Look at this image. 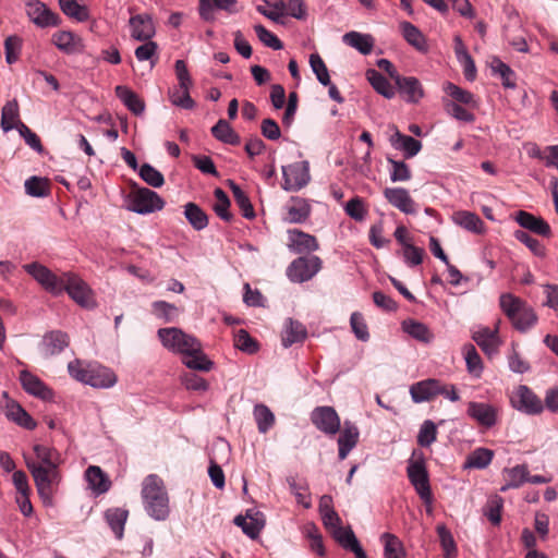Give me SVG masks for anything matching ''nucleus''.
I'll return each mask as SVG.
<instances>
[{
  "instance_id": "f257e3e1",
  "label": "nucleus",
  "mask_w": 558,
  "mask_h": 558,
  "mask_svg": "<svg viewBox=\"0 0 558 558\" xmlns=\"http://www.w3.org/2000/svg\"><path fill=\"white\" fill-rule=\"evenodd\" d=\"M34 452L36 460L26 458V466L34 478L39 496L44 501L50 500L53 494L52 487L60 480L58 470L60 454L56 449L44 445H35Z\"/></svg>"
},
{
  "instance_id": "f03ea898",
  "label": "nucleus",
  "mask_w": 558,
  "mask_h": 558,
  "mask_svg": "<svg viewBox=\"0 0 558 558\" xmlns=\"http://www.w3.org/2000/svg\"><path fill=\"white\" fill-rule=\"evenodd\" d=\"M68 371L75 380L95 388H110L117 383L116 374L97 363H86L76 359L68 364Z\"/></svg>"
},
{
  "instance_id": "7ed1b4c3",
  "label": "nucleus",
  "mask_w": 558,
  "mask_h": 558,
  "mask_svg": "<svg viewBox=\"0 0 558 558\" xmlns=\"http://www.w3.org/2000/svg\"><path fill=\"white\" fill-rule=\"evenodd\" d=\"M142 497L146 511L156 520H166L169 515V498L162 480L150 474L145 477L142 488Z\"/></svg>"
},
{
  "instance_id": "20e7f679",
  "label": "nucleus",
  "mask_w": 558,
  "mask_h": 558,
  "mask_svg": "<svg viewBox=\"0 0 558 558\" xmlns=\"http://www.w3.org/2000/svg\"><path fill=\"white\" fill-rule=\"evenodd\" d=\"M500 307L513 326L521 331H525L536 324L537 316L533 308L520 298L504 293L499 299Z\"/></svg>"
},
{
  "instance_id": "39448f33",
  "label": "nucleus",
  "mask_w": 558,
  "mask_h": 558,
  "mask_svg": "<svg viewBox=\"0 0 558 558\" xmlns=\"http://www.w3.org/2000/svg\"><path fill=\"white\" fill-rule=\"evenodd\" d=\"M165 201L154 191L147 187L134 185L128 195V209L137 214L146 215L161 210Z\"/></svg>"
},
{
  "instance_id": "423d86ee",
  "label": "nucleus",
  "mask_w": 558,
  "mask_h": 558,
  "mask_svg": "<svg viewBox=\"0 0 558 558\" xmlns=\"http://www.w3.org/2000/svg\"><path fill=\"white\" fill-rule=\"evenodd\" d=\"M63 286L69 296L78 305L85 308H93L96 305L94 293L88 284L71 272L63 274Z\"/></svg>"
},
{
  "instance_id": "0eeeda50",
  "label": "nucleus",
  "mask_w": 558,
  "mask_h": 558,
  "mask_svg": "<svg viewBox=\"0 0 558 558\" xmlns=\"http://www.w3.org/2000/svg\"><path fill=\"white\" fill-rule=\"evenodd\" d=\"M323 266L322 259L316 255L295 258L287 268V276L292 282L311 280Z\"/></svg>"
},
{
  "instance_id": "6e6552de",
  "label": "nucleus",
  "mask_w": 558,
  "mask_h": 558,
  "mask_svg": "<svg viewBox=\"0 0 558 558\" xmlns=\"http://www.w3.org/2000/svg\"><path fill=\"white\" fill-rule=\"evenodd\" d=\"M410 483L425 505L433 504L428 472L424 461H411L407 468Z\"/></svg>"
},
{
  "instance_id": "1a4fd4ad",
  "label": "nucleus",
  "mask_w": 558,
  "mask_h": 558,
  "mask_svg": "<svg viewBox=\"0 0 558 558\" xmlns=\"http://www.w3.org/2000/svg\"><path fill=\"white\" fill-rule=\"evenodd\" d=\"M23 268L48 292L54 295H59L63 292V275L58 277L46 266L38 263L26 264L23 266Z\"/></svg>"
},
{
  "instance_id": "9d476101",
  "label": "nucleus",
  "mask_w": 558,
  "mask_h": 558,
  "mask_svg": "<svg viewBox=\"0 0 558 558\" xmlns=\"http://www.w3.org/2000/svg\"><path fill=\"white\" fill-rule=\"evenodd\" d=\"M512 407L525 414L536 415L544 410L542 400L525 385H520L510 398Z\"/></svg>"
},
{
  "instance_id": "9b49d317",
  "label": "nucleus",
  "mask_w": 558,
  "mask_h": 558,
  "mask_svg": "<svg viewBox=\"0 0 558 558\" xmlns=\"http://www.w3.org/2000/svg\"><path fill=\"white\" fill-rule=\"evenodd\" d=\"M282 187L287 191H299L311 180L308 161H298L282 167Z\"/></svg>"
},
{
  "instance_id": "f8f14e48",
  "label": "nucleus",
  "mask_w": 558,
  "mask_h": 558,
  "mask_svg": "<svg viewBox=\"0 0 558 558\" xmlns=\"http://www.w3.org/2000/svg\"><path fill=\"white\" fill-rule=\"evenodd\" d=\"M311 421L326 435L331 436L340 430V417L332 407H317L311 414Z\"/></svg>"
},
{
  "instance_id": "ddd939ff",
  "label": "nucleus",
  "mask_w": 558,
  "mask_h": 558,
  "mask_svg": "<svg viewBox=\"0 0 558 558\" xmlns=\"http://www.w3.org/2000/svg\"><path fill=\"white\" fill-rule=\"evenodd\" d=\"M4 399V414L8 420L16 423L17 425L33 430L36 428L34 418L13 399L9 398L8 393H3Z\"/></svg>"
},
{
  "instance_id": "4468645a",
  "label": "nucleus",
  "mask_w": 558,
  "mask_h": 558,
  "mask_svg": "<svg viewBox=\"0 0 558 558\" xmlns=\"http://www.w3.org/2000/svg\"><path fill=\"white\" fill-rule=\"evenodd\" d=\"M384 196L387 202L407 215L416 214V205L410 193L403 187H386Z\"/></svg>"
},
{
  "instance_id": "2eb2a0df",
  "label": "nucleus",
  "mask_w": 558,
  "mask_h": 558,
  "mask_svg": "<svg viewBox=\"0 0 558 558\" xmlns=\"http://www.w3.org/2000/svg\"><path fill=\"white\" fill-rule=\"evenodd\" d=\"M27 15L39 27L58 26L60 17L39 1L27 3Z\"/></svg>"
},
{
  "instance_id": "dca6fc26",
  "label": "nucleus",
  "mask_w": 558,
  "mask_h": 558,
  "mask_svg": "<svg viewBox=\"0 0 558 558\" xmlns=\"http://www.w3.org/2000/svg\"><path fill=\"white\" fill-rule=\"evenodd\" d=\"M70 343L69 336L61 330L46 333L40 342V353L44 357H50L61 353Z\"/></svg>"
},
{
  "instance_id": "f3484780",
  "label": "nucleus",
  "mask_w": 558,
  "mask_h": 558,
  "mask_svg": "<svg viewBox=\"0 0 558 558\" xmlns=\"http://www.w3.org/2000/svg\"><path fill=\"white\" fill-rule=\"evenodd\" d=\"M439 392H441V381L434 378L421 380L410 387V393L415 403L430 401Z\"/></svg>"
},
{
  "instance_id": "a211bd4d",
  "label": "nucleus",
  "mask_w": 558,
  "mask_h": 558,
  "mask_svg": "<svg viewBox=\"0 0 558 558\" xmlns=\"http://www.w3.org/2000/svg\"><path fill=\"white\" fill-rule=\"evenodd\" d=\"M468 415L486 428H490L497 422V409L484 402H470Z\"/></svg>"
},
{
  "instance_id": "6ab92c4d",
  "label": "nucleus",
  "mask_w": 558,
  "mask_h": 558,
  "mask_svg": "<svg viewBox=\"0 0 558 558\" xmlns=\"http://www.w3.org/2000/svg\"><path fill=\"white\" fill-rule=\"evenodd\" d=\"M131 35L138 41L149 40L156 33L153 19L148 14H137L130 19Z\"/></svg>"
},
{
  "instance_id": "aec40b11",
  "label": "nucleus",
  "mask_w": 558,
  "mask_h": 558,
  "mask_svg": "<svg viewBox=\"0 0 558 558\" xmlns=\"http://www.w3.org/2000/svg\"><path fill=\"white\" fill-rule=\"evenodd\" d=\"M20 380L24 390L35 397L43 400H50L53 397V391L37 376L27 371L21 372Z\"/></svg>"
},
{
  "instance_id": "412c9836",
  "label": "nucleus",
  "mask_w": 558,
  "mask_h": 558,
  "mask_svg": "<svg viewBox=\"0 0 558 558\" xmlns=\"http://www.w3.org/2000/svg\"><path fill=\"white\" fill-rule=\"evenodd\" d=\"M515 221L524 229L530 230L538 235L548 238L551 234L550 226L541 217H536L531 213L519 210L515 215Z\"/></svg>"
},
{
  "instance_id": "4be33fe9",
  "label": "nucleus",
  "mask_w": 558,
  "mask_h": 558,
  "mask_svg": "<svg viewBox=\"0 0 558 558\" xmlns=\"http://www.w3.org/2000/svg\"><path fill=\"white\" fill-rule=\"evenodd\" d=\"M51 41L59 50L66 54H73L83 49L82 39L69 31L56 32L51 37Z\"/></svg>"
},
{
  "instance_id": "5701e85b",
  "label": "nucleus",
  "mask_w": 558,
  "mask_h": 558,
  "mask_svg": "<svg viewBox=\"0 0 558 558\" xmlns=\"http://www.w3.org/2000/svg\"><path fill=\"white\" fill-rule=\"evenodd\" d=\"M359 429L350 422H344L343 428L338 438V457L344 460L349 452L356 446L359 441Z\"/></svg>"
},
{
  "instance_id": "b1692460",
  "label": "nucleus",
  "mask_w": 558,
  "mask_h": 558,
  "mask_svg": "<svg viewBox=\"0 0 558 558\" xmlns=\"http://www.w3.org/2000/svg\"><path fill=\"white\" fill-rule=\"evenodd\" d=\"M473 340L489 356L497 353L499 347L498 330L488 327L481 328L473 333Z\"/></svg>"
},
{
  "instance_id": "393cba45",
  "label": "nucleus",
  "mask_w": 558,
  "mask_h": 558,
  "mask_svg": "<svg viewBox=\"0 0 558 558\" xmlns=\"http://www.w3.org/2000/svg\"><path fill=\"white\" fill-rule=\"evenodd\" d=\"M311 214V205L306 199L300 197H292L287 205L286 220L291 223L304 222Z\"/></svg>"
},
{
  "instance_id": "a878e982",
  "label": "nucleus",
  "mask_w": 558,
  "mask_h": 558,
  "mask_svg": "<svg viewBox=\"0 0 558 558\" xmlns=\"http://www.w3.org/2000/svg\"><path fill=\"white\" fill-rule=\"evenodd\" d=\"M342 40L345 45L356 49L364 56H367L372 52L374 48V37L369 34H362L355 31L345 33L342 36Z\"/></svg>"
},
{
  "instance_id": "bb28decb",
  "label": "nucleus",
  "mask_w": 558,
  "mask_h": 558,
  "mask_svg": "<svg viewBox=\"0 0 558 558\" xmlns=\"http://www.w3.org/2000/svg\"><path fill=\"white\" fill-rule=\"evenodd\" d=\"M114 92L117 97L131 112H133L136 116H140L144 112L145 104L143 99L132 89L124 85H118L114 88Z\"/></svg>"
},
{
  "instance_id": "cd10ccee",
  "label": "nucleus",
  "mask_w": 558,
  "mask_h": 558,
  "mask_svg": "<svg viewBox=\"0 0 558 558\" xmlns=\"http://www.w3.org/2000/svg\"><path fill=\"white\" fill-rule=\"evenodd\" d=\"M452 220L456 225L468 231L474 233H482L484 231V222L475 213L459 210L452 214Z\"/></svg>"
},
{
  "instance_id": "c85d7f7f",
  "label": "nucleus",
  "mask_w": 558,
  "mask_h": 558,
  "mask_svg": "<svg viewBox=\"0 0 558 558\" xmlns=\"http://www.w3.org/2000/svg\"><path fill=\"white\" fill-rule=\"evenodd\" d=\"M396 85L401 93L407 95L409 102H417L424 97V90L416 77L413 76H401L398 78Z\"/></svg>"
},
{
  "instance_id": "c756f323",
  "label": "nucleus",
  "mask_w": 558,
  "mask_h": 558,
  "mask_svg": "<svg viewBox=\"0 0 558 558\" xmlns=\"http://www.w3.org/2000/svg\"><path fill=\"white\" fill-rule=\"evenodd\" d=\"M85 477L89 487L96 494H104L109 490L111 482L99 466L90 465L85 472Z\"/></svg>"
},
{
  "instance_id": "7c9ffc66",
  "label": "nucleus",
  "mask_w": 558,
  "mask_h": 558,
  "mask_svg": "<svg viewBox=\"0 0 558 558\" xmlns=\"http://www.w3.org/2000/svg\"><path fill=\"white\" fill-rule=\"evenodd\" d=\"M288 233L289 239L298 253L312 252L318 250L319 247L318 242L314 235L298 229L289 230Z\"/></svg>"
},
{
  "instance_id": "2f4dec72",
  "label": "nucleus",
  "mask_w": 558,
  "mask_h": 558,
  "mask_svg": "<svg viewBox=\"0 0 558 558\" xmlns=\"http://www.w3.org/2000/svg\"><path fill=\"white\" fill-rule=\"evenodd\" d=\"M400 29L403 38L409 45L418 51H426L427 45L423 33L412 23L403 21L400 23Z\"/></svg>"
},
{
  "instance_id": "473e14b6",
  "label": "nucleus",
  "mask_w": 558,
  "mask_h": 558,
  "mask_svg": "<svg viewBox=\"0 0 558 558\" xmlns=\"http://www.w3.org/2000/svg\"><path fill=\"white\" fill-rule=\"evenodd\" d=\"M390 142L395 148L403 149L407 158L414 157L422 148L420 141L412 136L404 135L399 131H397L395 135L391 136Z\"/></svg>"
},
{
  "instance_id": "72a5a7b5",
  "label": "nucleus",
  "mask_w": 558,
  "mask_h": 558,
  "mask_svg": "<svg viewBox=\"0 0 558 558\" xmlns=\"http://www.w3.org/2000/svg\"><path fill=\"white\" fill-rule=\"evenodd\" d=\"M306 328L298 320L289 318L286 323L282 335V344L288 348L296 342H302L306 338Z\"/></svg>"
},
{
  "instance_id": "f704fd0d",
  "label": "nucleus",
  "mask_w": 558,
  "mask_h": 558,
  "mask_svg": "<svg viewBox=\"0 0 558 558\" xmlns=\"http://www.w3.org/2000/svg\"><path fill=\"white\" fill-rule=\"evenodd\" d=\"M211 134L216 140L226 144L239 145L241 143L240 135L231 128L229 122L223 119H220L211 128Z\"/></svg>"
},
{
  "instance_id": "c9c22d12",
  "label": "nucleus",
  "mask_w": 558,
  "mask_h": 558,
  "mask_svg": "<svg viewBox=\"0 0 558 558\" xmlns=\"http://www.w3.org/2000/svg\"><path fill=\"white\" fill-rule=\"evenodd\" d=\"M366 77L378 94L383 95L387 99L395 97L396 92L393 86L383 74L376 70H367Z\"/></svg>"
},
{
  "instance_id": "e433bc0d",
  "label": "nucleus",
  "mask_w": 558,
  "mask_h": 558,
  "mask_svg": "<svg viewBox=\"0 0 558 558\" xmlns=\"http://www.w3.org/2000/svg\"><path fill=\"white\" fill-rule=\"evenodd\" d=\"M129 512L122 508H111L108 509L105 513V518L116 534L117 538H122L124 525L128 519Z\"/></svg>"
},
{
  "instance_id": "4c0bfd02",
  "label": "nucleus",
  "mask_w": 558,
  "mask_h": 558,
  "mask_svg": "<svg viewBox=\"0 0 558 558\" xmlns=\"http://www.w3.org/2000/svg\"><path fill=\"white\" fill-rule=\"evenodd\" d=\"M527 475L529 470L524 464L515 465L511 469L505 470L506 484L501 487V492H506L509 488H519L523 483L526 482Z\"/></svg>"
},
{
  "instance_id": "58836bf2",
  "label": "nucleus",
  "mask_w": 558,
  "mask_h": 558,
  "mask_svg": "<svg viewBox=\"0 0 558 558\" xmlns=\"http://www.w3.org/2000/svg\"><path fill=\"white\" fill-rule=\"evenodd\" d=\"M402 330L417 341L428 343L433 339V333L428 327L415 319H407L402 323Z\"/></svg>"
},
{
  "instance_id": "ea45409f",
  "label": "nucleus",
  "mask_w": 558,
  "mask_h": 558,
  "mask_svg": "<svg viewBox=\"0 0 558 558\" xmlns=\"http://www.w3.org/2000/svg\"><path fill=\"white\" fill-rule=\"evenodd\" d=\"M380 538L384 543L385 558H405L404 546L398 536L391 533H384Z\"/></svg>"
},
{
  "instance_id": "a19ab883",
  "label": "nucleus",
  "mask_w": 558,
  "mask_h": 558,
  "mask_svg": "<svg viewBox=\"0 0 558 558\" xmlns=\"http://www.w3.org/2000/svg\"><path fill=\"white\" fill-rule=\"evenodd\" d=\"M184 216L195 230H203L208 225V216L195 203H187L184 206Z\"/></svg>"
},
{
  "instance_id": "79ce46f5",
  "label": "nucleus",
  "mask_w": 558,
  "mask_h": 558,
  "mask_svg": "<svg viewBox=\"0 0 558 558\" xmlns=\"http://www.w3.org/2000/svg\"><path fill=\"white\" fill-rule=\"evenodd\" d=\"M230 189L233 194L234 202L239 206V208L242 211V215L247 219H253L255 217V211L253 208V205L248 198V196L245 194V192L233 181H230Z\"/></svg>"
},
{
  "instance_id": "37998d69",
  "label": "nucleus",
  "mask_w": 558,
  "mask_h": 558,
  "mask_svg": "<svg viewBox=\"0 0 558 558\" xmlns=\"http://www.w3.org/2000/svg\"><path fill=\"white\" fill-rule=\"evenodd\" d=\"M254 418L259 433H267L275 424V415L265 404H257L254 408Z\"/></svg>"
},
{
  "instance_id": "c03bdc74",
  "label": "nucleus",
  "mask_w": 558,
  "mask_h": 558,
  "mask_svg": "<svg viewBox=\"0 0 558 558\" xmlns=\"http://www.w3.org/2000/svg\"><path fill=\"white\" fill-rule=\"evenodd\" d=\"M62 12L78 22H85L89 19L88 9L78 4L76 0H59Z\"/></svg>"
},
{
  "instance_id": "a18cd8bd",
  "label": "nucleus",
  "mask_w": 558,
  "mask_h": 558,
  "mask_svg": "<svg viewBox=\"0 0 558 558\" xmlns=\"http://www.w3.org/2000/svg\"><path fill=\"white\" fill-rule=\"evenodd\" d=\"M19 120V104L16 100L8 101L2 108L1 128L4 132L16 129Z\"/></svg>"
},
{
  "instance_id": "49530a36",
  "label": "nucleus",
  "mask_w": 558,
  "mask_h": 558,
  "mask_svg": "<svg viewBox=\"0 0 558 558\" xmlns=\"http://www.w3.org/2000/svg\"><path fill=\"white\" fill-rule=\"evenodd\" d=\"M250 520L247 521V518L243 515H236L233 520L234 524L240 526L244 534H246L252 539H255L258 537L262 529L264 527V523L259 521L258 519L252 518L247 515Z\"/></svg>"
},
{
  "instance_id": "de8ad7c7",
  "label": "nucleus",
  "mask_w": 558,
  "mask_h": 558,
  "mask_svg": "<svg viewBox=\"0 0 558 558\" xmlns=\"http://www.w3.org/2000/svg\"><path fill=\"white\" fill-rule=\"evenodd\" d=\"M234 3V0H199V15L205 21L214 20L213 10L218 8L221 10H230V7Z\"/></svg>"
},
{
  "instance_id": "09e8293b",
  "label": "nucleus",
  "mask_w": 558,
  "mask_h": 558,
  "mask_svg": "<svg viewBox=\"0 0 558 558\" xmlns=\"http://www.w3.org/2000/svg\"><path fill=\"white\" fill-rule=\"evenodd\" d=\"M151 312L156 317L162 319L165 323L173 322L179 315L178 307L166 301L154 302L151 304Z\"/></svg>"
},
{
  "instance_id": "8fccbe9b",
  "label": "nucleus",
  "mask_w": 558,
  "mask_h": 558,
  "mask_svg": "<svg viewBox=\"0 0 558 558\" xmlns=\"http://www.w3.org/2000/svg\"><path fill=\"white\" fill-rule=\"evenodd\" d=\"M494 452L486 448L475 449L466 459L465 465L468 468L484 469L493 460Z\"/></svg>"
},
{
  "instance_id": "3c124183",
  "label": "nucleus",
  "mask_w": 558,
  "mask_h": 558,
  "mask_svg": "<svg viewBox=\"0 0 558 558\" xmlns=\"http://www.w3.org/2000/svg\"><path fill=\"white\" fill-rule=\"evenodd\" d=\"M436 530L445 558H456L457 545L451 532L445 525H438Z\"/></svg>"
},
{
  "instance_id": "603ef678",
  "label": "nucleus",
  "mask_w": 558,
  "mask_h": 558,
  "mask_svg": "<svg viewBox=\"0 0 558 558\" xmlns=\"http://www.w3.org/2000/svg\"><path fill=\"white\" fill-rule=\"evenodd\" d=\"M25 191L28 195L44 197L50 192V184L47 179L31 177L25 181Z\"/></svg>"
},
{
  "instance_id": "864d4df0",
  "label": "nucleus",
  "mask_w": 558,
  "mask_h": 558,
  "mask_svg": "<svg viewBox=\"0 0 558 558\" xmlns=\"http://www.w3.org/2000/svg\"><path fill=\"white\" fill-rule=\"evenodd\" d=\"M183 331L179 328L171 327V328H161L158 330V337L162 344L169 349L175 352L180 340H183Z\"/></svg>"
},
{
  "instance_id": "5fc2aeb1",
  "label": "nucleus",
  "mask_w": 558,
  "mask_h": 558,
  "mask_svg": "<svg viewBox=\"0 0 558 558\" xmlns=\"http://www.w3.org/2000/svg\"><path fill=\"white\" fill-rule=\"evenodd\" d=\"M183 363L191 369L208 372L213 368L214 363L203 353L202 348L197 353H189Z\"/></svg>"
},
{
  "instance_id": "6e6d98bb",
  "label": "nucleus",
  "mask_w": 558,
  "mask_h": 558,
  "mask_svg": "<svg viewBox=\"0 0 558 558\" xmlns=\"http://www.w3.org/2000/svg\"><path fill=\"white\" fill-rule=\"evenodd\" d=\"M214 195L216 197V203L214 205L215 213L222 220L231 221L232 220V215L229 211L230 199H229L227 193L222 189L217 187L215 190V192H214Z\"/></svg>"
},
{
  "instance_id": "4d7b16f0",
  "label": "nucleus",
  "mask_w": 558,
  "mask_h": 558,
  "mask_svg": "<svg viewBox=\"0 0 558 558\" xmlns=\"http://www.w3.org/2000/svg\"><path fill=\"white\" fill-rule=\"evenodd\" d=\"M492 70L494 73L499 74L502 80V85L507 88L515 86L514 72L498 58H494L492 61Z\"/></svg>"
},
{
  "instance_id": "13d9d810",
  "label": "nucleus",
  "mask_w": 558,
  "mask_h": 558,
  "mask_svg": "<svg viewBox=\"0 0 558 558\" xmlns=\"http://www.w3.org/2000/svg\"><path fill=\"white\" fill-rule=\"evenodd\" d=\"M170 100L172 105L183 108V109H193L195 107V101L190 96V87H175L170 92Z\"/></svg>"
},
{
  "instance_id": "bf43d9fd",
  "label": "nucleus",
  "mask_w": 558,
  "mask_h": 558,
  "mask_svg": "<svg viewBox=\"0 0 558 558\" xmlns=\"http://www.w3.org/2000/svg\"><path fill=\"white\" fill-rule=\"evenodd\" d=\"M345 214L355 221H363L367 215L364 199L360 196L351 198L344 206Z\"/></svg>"
},
{
  "instance_id": "052dcab7",
  "label": "nucleus",
  "mask_w": 558,
  "mask_h": 558,
  "mask_svg": "<svg viewBox=\"0 0 558 558\" xmlns=\"http://www.w3.org/2000/svg\"><path fill=\"white\" fill-rule=\"evenodd\" d=\"M138 174L142 180L153 187H160L165 183L162 173L149 163L142 165L138 170Z\"/></svg>"
},
{
  "instance_id": "680f3d73",
  "label": "nucleus",
  "mask_w": 558,
  "mask_h": 558,
  "mask_svg": "<svg viewBox=\"0 0 558 558\" xmlns=\"http://www.w3.org/2000/svg\"><path fill=\"white\" fill-rule=\"evenodd\" d=\"M310 64L319 83L324 86L330 85L328 69L318 53H312L310 56Z\"/></svg>"
},
{
  "instance_id": "e2e57ef3",
  "label": "nucleus",
  "mask_w": 558,
  "mask_h": 558,
  "mask_svg": "<svg viewBox=\"0 0 558 558\" xmlns=\"http://www.w3.org/2000/svg\"><path fill=\"white\" fill-rule=\"evenodd\" d=\"M445 92L454 100L453 102L474 106V96L472 93L462 89L453 83H447Z\"/></svg>"
},
{
  "instance_id": "0e129e2a",
  "label": "nucleus",
  "mask_w": 558,
  "mask_h": 558,
  "mask_svg": "<svg viewBox=\"0 0 558 558\" xmlns=\"http://www.w3.org/2000/svg\"><path fill=\"white\" fill-rule=\"evenodd\" d=\"M437 439V427L430 420H426L418 432L417 444L421 447H428Z\"/></svg>"
},
{
  "instance_id": "69168bd1",
  "label": "nucleus",
  "mask_w": 558,
  "mask_h": 558,
  "mask_svg": "<svg viewBox=\"0 0 558 558\" xmlns=\"http://www.w3.org/2000/svg\"><path fill=\"white\" fill-rule=\"evenodd\" d=\"M388 162L391 165L390 180L392 182H404L412 178L410 167L404 161L388 158Z\"/></svg>"
},
{
  "instance_id": "338daca9",
  "label": "nucleus",
  "mask_w": 558,
  "mask_h": 558,
  "mask_svg": "<svg viewBox=\"0 0 558 558\" xmlns=\"http://www.w3.org/2000/svg\"><path fill=\"white\" fill-rule=\"evenodd\" d=\"M234 345L246 353H255L258 349V344L254 338L250 336V333L244 330L240 329L234 337Z\"/></svg>"
},
{
  "instance_id": "774afa93",
  "label": "nucleus",
  "mask_w": 558,
  "mask_h": 558,
  "mask_svg": "<svg viewBox=\"0 0 558 558\" xmlns=\"http://www.w3.org/2000/svg\"><path fill=\"white\" fill-rule=\"evenodd\" d=\"M501 509H502V498L499 496H494L488 499L485 506V515L488 520L494 524L498 525L501 521Z\"/></svg>"
}]
</instances>
